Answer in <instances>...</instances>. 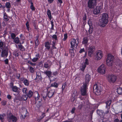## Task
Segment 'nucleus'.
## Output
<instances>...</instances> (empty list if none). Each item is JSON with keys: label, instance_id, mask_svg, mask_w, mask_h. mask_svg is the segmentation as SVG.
I'll use <instances>...</instances> for the list:
<instances>
[{"label": "nucleus", "instance_id": "obj_8", "mask_svg": "<svg viewBox=\"0 0 122 122\" xmlns=\"http://www.w3.org/2000/svg\"><path fill=\"white\" fill-rule=\"evenodd\" d=\"M7 118L9 122H11V120L13 122H16L17 120L16 117L13 115L11 113L7 114Z\"/></svg>", "mask_w": 122, "mask_h": 122}, {"label": "nucleus", "instance_id": "obj_61", "mask_svg": "<svg viewBox=\"0 0 122 122\" xmlns=\"http://www.w3.org/2000/svg\"><path fill=\"white\" fill-rule=\"evenodd\" d=\"M4 61L6 64H8V60L7 59H6Z\"/></svg>", "mask_w": 122, "mask_h": 122}, {"label": "nucleus", "instance_id": "obj_30", "mask_svg": "<svg viewBox=\"0 0 122 122\" xmlns=\"http://www.w3.org/2000/svg\"><path fill=\"white\" fill-rule=\"evenodd\" d=\"M47 14L49 19H51V11L49 9L47 10Z\"/></svg>", "mask_w": 122, "mask_h": 122}, {"label": "nucleus", "instance_id": "obj_25", "mask_svg": "<svg viewBox=\"0 0 122 122\" xmlns=\"http://www.w3.org/2000/svg\"><path fill=\"white\" fill-rule=\"evenodd\" d=\"M33 94V92L31 90H30L28 91L26 95L28 97L30 98L32 96Z\"/></svg>", "mask_w": 122, "mask_h": 122}, {"label": "nucleus", "instance_id": "obj_36", "mask_svg": "<svg viewBox=\"0 0 122 122\" xmlns=\"http://www.w3.org/2000/svg\"><path fill=\"white\" fill-rule=\"evenodd\" d=\"M87 38L86 37H84L83 39V40L82 41L83 44H86L88 42Z\"/></svg>", "mask_w": 122, "mask_h": 122}, {"label": "nucleus", "instance_id": "obj_39", "mask_svg": "<svg viewBox=\"0 0 122 122\" xmlns=\"http://www.w3.org/2000/svg\"><path fill=\"white\" fill-rule=\"evenodd\" d=\"M39 37V36H37L36 37V38H37L35 41V43L36 46H37L38 45L39 42V40H38V38Z\"/></svg>", "mask_w": 122, "mask_h": 122}, {"label": "nucleus", "instance_id": "obj_48", "mask_svg": "<svg viewBox=\"0 0 122 122\" xmlns=\"http://www.w3.org/2000/svg\"><path fill=\"white\" fill-rule=\"evenodd\" d=\"M22 91L24 93L26 94L27 93V89L26 88H23Z\"/></svg>", "mask_w": 122, "mask_h": 122}, {"label": "nucleus", "instance_id": "obj_23", "mask_svg": "<svg viewBox=\"0 0 122 122\" xmlns=\"http://www.w3.org/2000/svg\"><path fill=\"white\" fill-rule=\"evenodd\" d=\"M5 46V43L2 41L0 42V48L2 50L4 49Z\"/></svg>", "mask_w": 122, "mask_h": 122}, {"label": "nucleus", "instance_id": "obj_37", "mask_svg": "<svg viewBox=\"0 0 122 122\" xmlns=\"http://www.w3.org/2000/svg\"><path fill=\"white\" fill-rule=\"evenodd\" d=\"M82 66L81 67V69L82 71H84L85 68L86 67V65L84 63H82Z\"/></svg>", "mask_w": 122, "mask_h": 122}, {"label": "nucleus", "instance_id": "obj_4", "mask_svg": "<svg viewBox=\"0 0 122 122\" xmlns=\"http://www.w3.org/2000/svg\"><path fill=\"white\" fill-rule=\"evenodd\" d=\"M97 0H89L88 2L87 6L90 8H94L97 5Z\"/></svg>", "mask_w": 122, "mask_h": 122}, {"label": "nucleus", "instance_id": "obj_40", "mask_svg": "<svg viewBox=\"0 0 122 122\" xmlns=\"http://www.w3.org/2000/svg\"><path fill=\"white\" fill-rule=\"evenodd\" d=\"M5 6L7 8H9L11 6L10 3L9 2H6L5 4Z\"/></svg>", "mask_w": 122, "mask_h": 122}, {"label": "nucleus", "instance_id": "obj_2", "mask_svg": "<svg viewBox=\"0 0 122 122\" xmlns=\"http://www.w3.org/2000/svg\"><path fill=\"white\" fill-rule=\"evenodd\" d=\"M114 56L110 54L108 55L106 60V64L110 67H112L113 64Z\"/></svg>", "mask_w": 122, "mask_h": 122}, {"label": "nucleus", "instance_id": "obj_9", "mask_svg": "<svg viewBox=\"0 0 122 122\" xmlns=\"http://www.w3.org/2000/svg\"><path fill=\"white\" fill-rule=\"evenodd\" d=\"M116 77L115 76L113 75H109L108 76V80L110 83H114L116 81Z\"/></svg>", "mask_w": 122, "mask_h": 122}, {"label": "nucleus", "instance_id": "obj_20", "mask_svg": "<svg viewBox=\"0 0 122 122\" xmlns=\"http://www.w3.org/2000/svg\"><path fill=\"white\" fill-rule=\"evenodd\" d=\"M44 73L47 76H48L49 78H50L52 74L51 72L50 71H47L44 72Z\"/></svg>", "mask_w": 122, "mask_h": 122}, {"label": "nucleus", "instance_id": "obj_35", "mask_svg": "<svg viewBox=\"0 0 122 122\" xmlns=\"http://www.w3.org/2000/svg\"><path fill=\"white\" fill-rule=\"evenodd\" d=\"M89 33L90 34H92L93 33H94L95 32V31H94L92 27H91L90 26L89 29L88 31Z\"/></svg>", "mask_w": 122, "mask_h": 122}, {"label": "nucleus", "instance_id": "obj_5", "mask_svg": "<svg viewBox=\"0 0 122 122\" xmlns=\"http://www.w3.org/2000/svg\"><path fill=\"white\" fill-rule=\"evenodd\" d=\"M79 39L78 38L76 40L74 38L71 39V48H73V47L76 48L79 43Z\"/></svg>", "mask_w": 122, "mask_h": 122}, {"label": "nucleus", "instance_id": "obj_11", "mask_svg": "<svg viewBox=\"0 0 122 122\" xmlns=\"http://www.w3.org/2000/svg\"><path fill=\"white\" fill-rule=\"evenodd\" d=\"M87 86L83 85L81 89V95L84 96L86 95L87 92L86 89H87Z\"/></svg>", "mask_w": 122, "mask_h": 122}, {"label": "nucleus", "instance_id": "obj_54", "mask_svg": "<svg viewBox=\"0 0 122 122\" xmlns=\"http://www.w3.org/2000/svg\"><path fill=\"white\" fill-rule=\"evenodd\" d=\"M38 59L37 57L34 58L32 59V61L33 62H35Z\"/></svg>", "mask_w": 122, "mask_h": 122}, {"label": "nucleus", "instance_id": "obj_56", "mask_svg": "<svg viewBox=\"0 0 122 122\" xmlns=\"http://www.w3.org/2000/svg\"><path fill=\"white\" fill-rule=\"evenodd\" d=\"M52 38L56 40L57 39V36L56 35H54L52 36Z\"/></svg>", "mask_w": 122, "mask_h": 122}, {"label": "nucleus", "instance_id": "obj_17", "mask_svg": "<svg viewBox=\"0 0 122 122\" xmlns=\"http://www.w3.org/2000/svg\"><path fill=\"white\" fill-rule=\"evenodd\" d=\"M13 91L14 92H17V95L19 94L20 93V92L18 90V89H19L16 86H13L11 87Z\"/></svg>", "mask_w": 122, "mask_h": 122}, {"label": "nucleus", "instance_id": "obj_42", "mask_svg": "<svg viewBox=\"0 0 122 122\" xmlns=\"http://www.w3.org/2000/svg\"><path fill=\"white\" fill-rule=\"evenodd\" d=\"M67 85L66 82L64 83L62 85V91L63 92L65 87L67 86Z\"/></svg>", "mask_w": 122, "mask_h": 122}, {"label": "nucleus", "instance_id": "obj_63", "mask_svg": "<svg viewBox=\"0 0 122 122\" xmlns=\"http://www.w3.org/2000/svg\"><path fill=\"white\" fill-rule=\"evenodd\" d=\"M58 74V72L57 71H56L54 72L53 73V75H54V76H56Z\"/></svg>", "mask_w": 122, "mask_h": 122}, {"label": "nucleus", "instance_id": "obj_44", "mask_svg": "<svg viewBox=\"0 0 122 122\" xmlns=\"http://www.w3.org/2000/svg\"><path fill=\"white\" fill-rule=\"evenodd\" d=\"M13 54L15 56H18L19 55V54L16 51H15L14 52Z\"/></svg>", "mask_w": 122, "mask_h": 122}, {"label": "nucleus", "instance_id": "obj_27", "mask_svg": "<svg viewBox=\"0 0 122 122\" xmlns=\"http://www.w3.org/2000/svg\"><path fill=\"white\" fill-rule=\"evenodd\" d=\"M27 112V110L26 109H25L23 112L21 114V117H22L24 119L26 116V115L24 114V113H26Z\"/></svg>", "mask_w": 122, "mask_h": 122}, {"label": "nucleus", "instance_id": "obj_49", "mask_svg": "<svg viewBox=\"0 0 122 122\" xmlns=\"http://www.w3.org/2000/svg\"><path fill=\"white\" fill-rule=\"evenodd\" d=\"M42 103L40 101L36 105L38 107H39L42 105Z\"/></svg>", "mask_w": 122, "mask_h": 122}, {"label": "nucleus", "instance_id": "obj_16", "mask_svg": "<svg viewBox=\"0 0 122 122\" xmlns=\"http://www.w3.org/2000/svg\"><path fill=\"white\" fill-rule=\"evenodd\" d=\"M1 53V56L2 57H7L8 55V51L7 50H3Z\"/></svg>", "mask_w": 122, "mask_h": 122}, {"label": "nucleus", "instance_id": "obj_12", "mask_svg": "<svg viewBox=\"0 0 122 122\" xmlns=\"http://www.w3.org/2000/svg\"><path fill=\"white\" fill-rule=\"evenodd\" d=\"M88 56L91 57L92 55V54L95 50V47L94 46H91L89 47L88 49Z\"/></svg>", "mask_w": 122, "mask_h": 122}, {"label": "nucleus", "instance_id": "obj_43", "mask_svg": "<svg viewBox=\"0 0 122 122\" xmlns=\"http://www.w3.org/2000/svg\"><path fill=\"white\" fill-rule=\"evenodd\" d=\"M74 47H73V48H71V49L69 50V52L70 53H71V55L72 56H74V53H73V50L74 49Z\"/></svg>", "mask_w": 122, "mask_h": 122}, {"label": "nucleus", "instance_id": "obj_13", "mask_svg": "<svg viewBox=\"0 0 122 122\" xmlns=\"http://www.w3.org/2000/svg\"><path fill=\"white\" fill-rule=\"evenodd\" d=\"M91 78L90 76L88 74H86L85 76V82L84 83L83 85L88 86Z\"/></svg>", "mask_w": 122, "mask_h": 122}, {"label": "nucleus", "instance_id": "obj_6", "mask_svg": "<svg viewBox=\"0 0 122 122\" xmlns=\"http://www.w3.org/2000/svg\"><path fill=\"white\" fill-rule=\"evenodd\" d=\"M98 71L101 74H104L105 73L106 68L105 65L103 64L101 65L98 69Z\"/></svg>", "mask_w": 122, "mask_h": 122}, {"label": "nucleus", "instance_id": "obj_14", "mask_svg": "<svg viewBox=\"0 0 122 122\" xmlns=\"http://www.w3.org/2000/svg\"><path fill=\"white\" fill-rule=\"evenodd\" d=\"M55 92V90L54 89H51L47 94L48 97L49 98L52 97L54 95V94L56 93Z\"/></svg>", "mask_w": 122, "mask_h": 122}, {"label": "nucleus", "instance_id": "obj_47", "mask_svg": "<svg viewBox=\"0 0 122 122\" xmlns=\"http://www.w3.org/2000/svg\"><path fill=\"white\" fill-rule=\"evenodd\" d=\"M26 26L28 30H29V22L28 21H27L26 23Z\"/></svg>", "mask_w": 122, "mask_h": 122}, {"label": "nucleus", "instance_id": "obj_21", "mask_svg": "<svg viewBox=\"0 0 122 122\" xmlns=\"http://www.w3.org/2000/svg\"><path fill=\"white\" fill-rule=\"evenodd\" d=\"M6 115L4 113L0 114V120L2 122H3L4 121V118L5 117Z\"/></svg>", "mask_w": 122, "mask_h": 122}, {"label": "nucleus", "instance_id": "obj_28", "mask_svg": "<svg viewBox=\"0 0 122 122\" xmlns=\"http://www.w3.org/2000/svg\"><path fill=\"white\" fill-rule=\"evenodd\" d=\"M36 77L35 79L36 80H37L36 82H38L39 80H41L42 79V77L39 75H38L37 73H36Z\"/></svg>", "mask_w": 122, "mask_h": 122}, {"label": "nucleus", "instance_id": "obj_59", "mask_svg": "<svg viewBox=\"0 0 122 122\" xmlns=\"http://www.w3.org/2000/svg\"><path fill=\"white\" fill-rule=\"evenodd\" d=\"M18 96L17 97H16L14 99V101L15 102H17V100H18Z\"/></svg>", "mask_w": 122, "mask_h": 122}, {"label": "nucleus", "instance_id": "obj_46", "mask_svg": "<svg viewBox=\"0 0 122 122\" xmlns=\"http://www.w3.org/2000/svg\"><path fill=\"white\" fill-rule=\"evenodd\" d=\"M36 95H37V96L36 97H35V100L36 101H37L39 99L40 97V96L39 95V94L38 92H37L36 93Z\"/></svg>", "mask_w": 122, "mask_h": 122}, {"label": "nucleus", "instance_id": "obj_53", "mask_svg": "<svg viewBox=\"0 0 122 122\" xmlns=\"http://www.w3.org/2000/svg\"><path fill=\"white\" fill-rule=\"evenodd\" d=\"M64 37L63 40L64 41H65L67 38V34H64Z\"/></svg>", "mask_w": 122, "mask_h": 122}, {"label": "nucleus", "instance_id": "obj_62", "mask_svg": "<svg viewBox=\"0 0 122 122\" xmlns=\"http://www.w3.org/2000/svg\"><path fill=\"white\" fill-rule=\"evenodd\" d=\"M75 108H73L71 111V112L72 113H74V111H75Z\"/></svg>", "mask_w": 122, "mask_h": 122}, {"label": "nucleus", "instance_id": "obj_19", "mask_svg": "<svg viewBox=\"0 0 122 122\" xmlns=\"http://www.w3.org/2000/svg\"><path fill=\"white\" fill-rule=\"evenodd\" d=\"M117 68L119 70H122V62L121 61H119V63H117Z\"/></svg>", "mask_w": 122, "mask_h": 122}, {"label": "nucleus", "instance_id": "obj_64", "mask_svg": "<svg viewBox=\"0 0 122 122\" xmlns=\"http://www.w3.org/2000/svg\"><path fill=\"white\" fill-rule=\"evenodd\" d=\"M86 14H85L84 15L83 17V20H85L86 19Z\"/></svg>", "mask_w": 122, "mask_h": 122}, {"label": "nucleus", "instance_id": "obj_50", "mask_svg": "<svg viewBox=\"0 0 122 122\" xmlns=\"http://www.w3.org/2000/svg\"><path fill=\"white\" fill-rule=\"evenodd\" d=\"M83 106L82 104L81 103L78 106L77 108L79 110H81V109Z\"/></svg>", "mask_w": 122, "mask_h": 122}, {"label": "nucleus", "instance_id": "obj_24", "mask_svg": "<svg viewBox=\"0 0 122 122\" xmlns=\"http://www.w3.org/2000/svg\"><path fill=\"white\" fill-rule=\"evenodd\" d=\"M45 47L48 50H49L50 48V45L51 44L48 41L45 42Z\"/></svg>", "mask_w": 122, "mask_h": 122}, {"label": "nucleus", "instance_id": "obj_38", "mask_svg": "<svg viewBox=\"0 0 122 122\" xmlns=\"http://www.w3.org/2000/svg\"><path fill=\"white\" fill-rule=\"evenodd\" d=\"M50 87H54L57 88L58 87V85L55 82L51 84Z\"/></svg>", "mask_w": 122, "mask_h": 122}, {"label": "nucleus", "instance_id": "obj_31", "mask_svg": "<svg viewBox=\"0 0 122 122\" xmlns=\"http://www.w3.org/2000/svg\"><path fill=\"white\" fill-rule=\"evenodd\" d=\"M13 39L14 42L15 43L18 44L19 43L20 41L19 38L18 37H16L14 38V39Z\"/></svg>", "mask_w": 122, "mask_h": 122}, {"label": "nucleus", "instance_id": "obj_33", "mask_svg": "<svg viewBox=\"0 0 122 122\" xmlns=\"http://www.w3.org/2000/svg\"><path fill=\"white\" fill-rule=\"evenodd\" d=\"M22 101H25L28 98V96L26 95H23L22 96Z\"/></svg>", "mask_w": 122, "mask_h": 122}, {"label": "nucleus", "instance_id": "obj_18", "mask_svg": "<svg viewBox=\"0 0 122 122\" xmlns=\"http://www.w3.org/2000/svg\"><path fill=\"white\" fill-rule=\"evenodd\" d=\"M112 101L111 100H109L106 101L105 103L106 104V106L107 107L110 108V106L111 103Z\"/></svg>", "mask_w": 122, "mask_h": 122}, {"label": "nucleus", "instance_id": "obj_10", "mask_svg": "<svg viewBox=\"0 0 122 122\" xmlns=\"http://www.w3.org/2000/svg\"><path fill=\"white\" fill-rule=\"evenodd\" d=\"M101 9V7L99 6H97L93 10V14L95 15L99 14Z\"/></svg>", "mask_w": 122, "mask_h": 122}, {"label": "nucleus", "instance_id": "obj_51", "mask_svg": "<svg viewBox=\"0 0 122 122\" xmlns=\"http://www.w3.org/2000/svg\"><path fill=\"white\" fill-rule=\"evenodd\" d=\"M29 70L30 72L31 73H33L34 72L33 68L31 66L30 67Z\"/></svg>", "mask_w": 122, "mask_h": 122}, {"label": "nucleus", "instance_id": "obj_34", "mask_svg": "<svg viewBox=\"0 0 122 122\" xmlns=\"http://www.w3.org/2000/svg\"><path fill=\"white\" fill-rule=\"evenodd\" d=\"M19 47L20 50L22 51H25V49L24 47L21 44H20L18 45Z\"/></svg>", "mask_w": 122, "mask_h": 122}, {"label": "nucleus", "instance_id": "obj_55", "mask_svg": "<svg viewBox=\"0 0 122 122\" xmlns=\"http://www.w3.org/2000/svg\"><path fill=\"white\" fill-rule=\"evenodd\" d=\"M18 100H19L20 101H22V96H21L20 95H19L18 96Z\"/></svg>", "mask_w": 122, "mask_h": 122}, {"label": "nucleus", "instance_id": "obj_57", "mask_svg": "<svg viewBox=\"0 0 122 122\" xmlns=\"http://www.w3.org/2000/svg\"><path fill=\"white\" fill-rule=\"evenodd\" d=\"M55 43L54 41L52 42V48L53 49H54V48L56 49V48L55 47Z\"/></svg>", "mask_w": 122, "mask_h": 122}, {"label": "nucleus", "instance_id": "obj_58", "mask_svg": "<svg viewBox=\"0 0 122 122\" xmlns=\"http://www.w3.org/2000/svg\"><path fill=\"white\" fill-rule=\"evenodd\" d=\"M6 101H2V105L5 106L6 103Z\"/></svg>", "mask_w": 122, "mask_h": 122}, {"label": "nucleus", "instance_id": "obj_45", "mask_svg": "<svg viewBox=\"0 0 122 122\" xmlns=\"http://www.w3.org/2000/svg\"><path fill=\"white\" fill-rule=\"evenodd\" d=\"M10 35V36L12 39H13L15 38V37L16 36L15 34L14 33H12Z\"/></svg>", "mask_w": 122, "mask_h": 122}, {"label": "nucleus", "instance_id": "obj_32", "mask_svg": "<svg viewBox=\"0 0 122 122\" xmlns=\"http://www.w3.org/2000/svg\"><path fill=\"white\" fill-rule=\"evenodd\" d=\"M23 83L25 85L28 86L29 85V82L27 79H25L24 80Z\"/></svg>", "mask_w": 122, "mask_h": 122}, {"label": "nucleus", "instance_id": "obj_22", "mask_svg": "<svg viewBox=\"0 0 122 122\" xmlns=\"http://www.w3.org/2000/svg\"><path fill=\"white\" fill-rule=\"evenodd\" d=\"M110 108H108L107 107H105V113L103 112L102 113V115L103 116H104L105 114H108L109 112V111L110 110Z\"/></svg>", "mask_w": 122, "mask_h": 122}, {"label": "nucleus", "instance_id": "obj_60", "mask_svg": "<svg viewBox=\"0 0 122 122\" xmlns=\"http://www.w3.org/2000/svg\"><path fill=\"white\" fill-rule=\"evenodd\" d=\"M83 63H84L86 65H88V59H85V62Z\"/></svg>", "mask_w": 122, "mask_h": 122}, {"label": "nucleus", "instance_id": "obj_26", "mask_svg": "<svg viewBox=\"0 0 122 122\" xmlns=\"http://www.w3.org/2000/svg\"><path fill=\"white\" fill-rule=\"evenodd\" d=\"M4 20L5 21H8L9 20V18L7 16V15L6 13L4 14Z\"/></svg>", "mask_w": 122, "mask_h": 122}, {"label": "nucleus", "instance_id": "obj_41", "mask_svg": "<svg viewBox=\"0 0 122 122\" xmlns=\"http://www.w3.org/2000/svg\"><path fill=\"white\" fill-rule=\"evenodd\" d=\"M31 5L30 6V8L32 10L34 11L35 10V7L33 6V3L32 2H31Z\"/></svg>", "mask_w": 122, "mask_h": 122}, {"label": "nucleus", "instance_id": "obj_7", "mask_svg": "<svg viewBox=\"0 0 122 122\" xmlns=\"http://www.w3.org/2000/svg\"><path fill=\"white\" fill-rule=\"evenodd\" d=\"M94 56L95 57V59L97 61H99L102 58L103 55L101 51L98 50L96 52Z\"/></svg>", "mask_w": 122, "mask_h": 122}, {"label": "nucleus", "instance_id": "obj_1", "mask_svg": "<svg viewBox=\"0 0 122 122\" xmlns=\"http://www.w3.org/2000/svg\"><path fill=\"white\" fill-rule=\"evenodd\" d=\"M108 15L106 13H103L100 16L99 21L100 26L102 27H104L107 24L108 21Z\"/></svg>", "mask_w": 122, "mask_h": 122}, {"label": "nucleus", "instance_id": "obj_29", "mask_svg": "<svg viewBox=\"0 0 122 122\" xmlns=\"http://www.w3.org/2000/svg\"><path fill=\"white\" fill-rule=\"evenodd\" d=\"M117 92L118 94H122V88L121 87L117 88Z\"/></svg>", "mask_w": 122, "mask_h": 122}, {"label": "nucleus", "instance_id": "obj_52", "mask_svg": "<svg viewBox=\"0 0 122 122\" xmlns=\"http://www.w3.org/2000/svg\"><path fill=\"white\" fill-rule=\"evenodd\" d=\"M47 95V93H46V95H43V99L44 100H46Z\"/></svg>", "mask_w": 122, "mask_h": 122}, {"label": "nucleus", "instance_id": "obj_15", "mask_svg": "<svg viewBox=\"0 0 122 122\" xmlns=\"http://www.w3.org/2000/svg\"><path fill=\"white\" fill-rule=\"evenodd\" d=\"M51 64L52 63L51 61L50 60H48L45 63L44 66L45 68L49 69L50 68Z\"/></svg>", "mask_w": 122, "mask_h": 122}, {"label": "nucleus", "instance_id": "obj_3", "mask_svg": "<svg viewBox=\"0 0 122 122\" xmlns=\"http://www.w3.org/2000/svg\"><path fill=\"white\" fill-rule=\"evenodd\" d=\"M101 86L97 84H95L93 86V91L97 95H99L102 91Z\"/></svg>", "mask_w": 122, "mask_h": 122}]
</instances>
